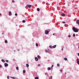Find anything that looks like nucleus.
<instances>
[{"label": "nucleus", "mask_w": 79, "mask_h": 79, "mask_svg": "<svg viewBox=\"0 0 79 79\" xmlns=\"http://www.w3.org/2000/svg\"><path fill=\"white\" fill-rule=\"evenodd\" d=\"M2 66L1 65H0V68H2Z\"/></svg>", "instance_id": "nucleus-35"}, {"label": "nucleus", "mask_w": 79, "mask_h": 79, "mask_svg": "<svg viewBox=\"0 0 79 79\" xmlns=\"http://www.w3.org/2000/svg\"><path fill=\"white\" fill-rule=\"evenodd\" d=\"M35 79H39V77H36L35 78Z\"/></svg>", "instance_id": "nucleus-14"}, {"label": "nucleus", "mask_w": 79, "mask_h": 79, "mask_svg": "<svg viewBox=\"0 0 79 79\" xmlns=\"http://www.w3.org/2000/svg\"><path fill=\"white\" fill-rule=\"evenodd\" d=\"M18 51H19V49H18Z\"/></svg>", "instance_id": "nucleus-45"}, {"label": "nucleus", "mask_w": 79, "mask_h": 79, "mask_svg": "<svg viewBox=\"0 0 79 79\" xmlns=\"http://www.w3.org/2000/svg\"><path fill=\"white\" fill-rule=\"evenodd\" d=\"M6 61L7 62V63H8L9 61L8 60H6Z\"/></svg>", "instance_id": "nucleus-26"}, {"label": "nucleus", "mask_w": 79, "mask_h": 79, "mask_svg": "<svg viewBox=\"0 0 79 79\" xmlns=\"http://www.w3.org/2000/svg\"><path fill=\"white\" fill-rule=\"evenodd\" d=\"M65 74H66V72L65 73Z\"/></svg>", "instance_id": "nucleus-47"}, {"label": "nucleus", "mask_w": 79, "mask_h": 79, "mask_svg": "<svg viewBox=\"0 0 79 79\" xmlns=\"http://www.w3.org/2000/svg\"><path fill=\"white\" fill-rule=\"evenodd\" d=\"M7 79H9L10 78V77L9 76H8L7 77Z\"/></svg>", "instance_id": "nucleus-30"}, {"label": "nucleus", "mask_w": 79, "mask_h": 79, "mask_svg": "<svg viewBox=\"0 0 79 79\" xmlns=\"http://www.w3.org/2000/svg\"><path fill=\"white\" fill-rule=\"evenodd\" d=\"M62 23H63V24H64V23H65V22L63 21L62 22Z\"/></svg>", "instance_id": "nucleus-34"}, {"label": "nucleus", "mask_w": 79, "mask_h": 79, "mask_svg": "<svg viewBox=\"0 0 79 79\" xmlns=\"http://www.w3.org/2000/svg\"><path fill=\"white\" fill-rule=\"evenodd\" d=\"M75 36H76V35H75V34H73V37H75Z\"/></svg>", "instance_id": "nucleus-25"}, {"label": "nucleus", "mask_w": 79, "mask_h": 79, "mask_svg": "<svg viewBox=\"0 0 79 79\" xmlns=\"http://www.w3.org/2000/svg\"><path fill=\"white\" fill-rule=\"evenodd\" d=\"M49 47L50 48H52V46H49Z\"/></svg>", "instance_id": "nucleus-32"}, {"label": "nucleus", "mask_w": 79, "mask_h": 79, "mask_svg": "<svg viewBox=\"0 0 79 79\" xmlns=\"http://www.w3.org/2000/svg\"><path fill=\"white\" fill-rule=\"evenodd\" d=\"M61 50H63V48H62V49H61Z\"/></svg>", "instance_id": "nucleus-42"}, {"label": "nucleus", "mask_w": 79, "mask_h": 79, "mask_svg": "<svg viewBox=\"0 0 79 79\" xmlns=\"http://www.w3.org/2000/svg\"><path fill=\"white\" fill-rule=\"evenodd\" d=\"M51 69H50V67H48V71H50V70Z\"/></svg>", "instance_id": "nucleus-15"}, {"label": "nucleus", "mask_w": 79, "mask_h": 79, "mask_svg": "<svg viewBox=\"0 0 79 79\" xmlns=\"http://www.w3.org/2000/svg\"><path fill=\"white\" fill-rule=\"evenodd\" d=\"M9 16H11V12L10 11L9 12Z\"/></svg>", "instance_id": "nucleus-7"}, {"label": "nucleus", "mask_w": 79, "mask_h": 79, "mask_svg": "<svg viewBox=\"0 0 79 79\" xmlns=\"http://www.w3.org/2000/svg\"><path fill=\"white\" fill-rule=\"evenodd\" d=\"M26 67H27V68H28L29 67V64H26Z\"/></svg>", "instance_id": "nucleus-11"}, {"label": "nucleus", "mask_w": 79, "mask_h": 79, "mask_svg": "<svg viewBox=\"0 0 79 79\" xmlns=\"http://www.w3.org/2000/svg\"><path fill=\"white\" fill-rule=\"evenodd\" d=\"M37 11H40V9H39V8H37Z\"/></svg>", "instance_id": "nucleus-12"}, {"label": "nucleus", "mask_w": 79, "mask_h": 79, "mask_svg": "<svg viewBox=\"0 0 79 79\" xmlns=\"http://www.w3.org/2000/svg\"><path fill=\"white\" fill-rule=\"evenodd\" d=\"M1 61H2L3 62V63H5V61L3 59H2L1 60Z\"/></svg>", "instance_id": "nucleus-10"}, {"label": "nucleus", "mask_w": 79, "mask_h": 79, "mask_svg": "<svg viewBox=\"0 0 79 79\" xmlns=\"http://www.w3.org/2000/svg\"><path fill=\"white\" fill-rule=\"evenodd\" d=\"M77 55H78V56H79V53H78L77 54Z\"/></svg>", "instance_id": "nucleus-41"}, {"label": "nucleus", "mask_w": 79, "mask_h": 79, "mask_svg": "<svg viewBox=\"0 0 79 79\" xmlns=\"http://www.w3.org/2000/svg\"><path fill=\"white\" fill-rule=\"evenodd\" d=\"M53 35H55V33H53Z\"/></svg>", "instance_id": "nucleus-43"}, {"label": "nucleus", "mask_w": 79, "mask_h": 79, "mask_svg": "<svg viewBox=\"0 0 79 79\" xmlns=\"http://www.w3.org/2000/svg\"><path fill=\"white\" fill-rule=\"evenodd\" d=\"M29 5L27 4V6L29 8Z\"/></svg>", "instance_id": "nucleus-28"}, {"label": "nucleus", "mask_w": 79, "mask_h": 79, "mask_svg": "<svg viewBox=\"0 0 79 79\" xmlns=\"http://www.w3.org/2000/svg\"><path fill=\"white\" fill-rule=\"evenodd\" d=\"M14 52H16V50H14Z\"/></svg>", "instance_id": "nucleus-46"}, {"label": "nucleus", "mask_w": 79, "mask_h": 79, "mask_svg": "<svg viewBox=\"0 0 79 79\" xmlns=\"http://www.w3.org/2000/svg\"><path fill=\"white\" fill-rule=\"evenodd\" d=\"M22 22L23 23H25L26 21H25V20H23Z\"/></svg>", "instance_id": "nucleus-18"}, {"label": "nucleus", "mask_w": 79, "mask_h": 79, "mask_svg": "<svg viewBox=\"0 0 79 79\" xmlns=\"http://www.w3.org/2000/svg\"><path fill=\"white\" fill-rule=\"evenodd\" d=\"M35 60L36 61H38V58L37 57H35Z\"/></svg>", "instance_id": "nucleus-6"}, {"label": "nucleus", "mask_w": 79, "mask_h": 79, "mask_svg": "<svg viewBox=\"0 0 79 79\" xmlns=\"http://www.w3.org/2000/svg\"><path fill=\"white\" fill-rule=\"evenodd\" d=\"M15 16H17V15H18V14H17V13H15Z\"/></svg>", "instance_id": "nucleus-31"}, {"label": "nucleus", "mask_w": 79, "mask_h": 79, "mask_svg": "<svg viewBox=\"0 0 79 79\" xmlns=\"http://www.w3.org/2000/svg\"><path fill=\"white\" fill-rule=\"evenodd\" d=\"M5 43H6V44L7 42H8V41H7V40H5Z\"/></svg>", "instance_id": "nucleus-19"}, {"label": "nucleus", "mask_w": 79, "mask_h": 79, "mask_svg": "<svg viewBox=\"0 0 79 79\" xmlns=\"http://www.w3.org/2000/svg\"><path fill=\"white\" fill-rule=\"evenodd\" d=\"M36 47H38V44L37 43L36 44Z\"/></svg>", "instance_id": "nucleus-21"}, {"label": "nucleus", "mask_w": 79, "mask_h": 79, "mask_svg": "<svg viewBox=\"0 0 79 79\" xmlns=\"http://www.w3.org/2000/svg\"><path fill=\"white\" fill-rule=\"evenodd\" d=\"M76 23L79 25V20H77L76 21Z\"/></svg>", "instance_id": "nucleus-4"}, {"label": "nucleus", "mask_w": 79, "mask_h": 79, "mask_svg": "<svg viewBox=\"0 0 79 79\" xmlns=\"http://www.w3.org/2000/svg\"><path fill=\"white\" fill-rule=\"evenodd\" d=\"M37 57H38V58H39V59L40 58V56L38 55L37 56Z\"/></svg>", "instance_id": "nucleus-24"}, {"label": "nucleus", "mask_w": 79, "mask_h": 79, "mask_svg": "<svg viewBox=\"0 0 79 79\" xmlns=\"http://www.w3.org/2000/svg\"><path fill=\"white\" fill-rule=\"evenodd\" d=\"M45 52H46V53H47V52H48V51H47V50H46Z\"/></svg>", "instance_id": "nucleus-33"}, {"label": "nucleus", "mask_w": 79, "mask_h": 79, "mask_svg": "<svg viewBox=\"0 0 79 79\" xmlns=\"http://www.w3.org/2000/svg\"><path fill=\"white\" fill-rule=\"evenodd\" d=\"M64 60H65V61H67V60H68V59H67V58H64Z\"/></svg>", "instance_id": "nucleus-13"}, {"label": "nucleus", "mask_w": 79, "mask_h": 79, "mask_svg": "<svg viewBox=\"0 0 79 79\" xmlns=\"http://www.w3.org/2000/svg\"><path fill=\"white\" fill-rule=\"evenodd\" d=\"M60 72H62V70H61L60 71Z\"/></svg>", "instance_id": "nucleus-39"}, {"label": "nucleus", "mask_w": 79, "mask_h": 79, "mask_svg": "<svg viewBox=\"0 0 79 79\" xmlns=\"http://www.w3.org/2000/svg\"><path fill=\"white\" fill-rule=\"evenodd\" d=\"M77 63L79 65V59H77Z\"/></svg>", "instance_id": "nucleus-5"}, {"label": "nucleus", "mask_w": 79, "mask_h": 79, "mask_svg": "<svg viewBox=\"0 0 79 79\" xmlns=\"http://www.w3.org/2000/svg\"><path fill=\"white\" fill-rule=\"evenodd\" d=\"M16 69L17 70H18V69H19V67H16Z\"/></svg>", "instance_id": "nucleus-16"}, {"label": "nucleus", "mask_w": 79, "mask_h": 79, "mask_svg": "<svg viewBox=\"0 0 79 79\" xmlns=\"http://www.w3.org/2000/svg\"><path fill=\"white\" fill-rule=\"evenodd\" d=\"M73 30L75 32H77L78 31H79V30H78L76 29L75 28V27H73V28H72Z\"/></svg>", "instance_id": "nucleus-1"}, {"label": "nucleus", "mask_w": 79, "mask_h": 79, "mask_svg": "<svg viewBox=\"0 0 79 79\" xmlns=\"http://www.w3.org/2000/svg\"><path fill=\"white\" fill-rule=\"evenodd\" d=\"M53 65H52V68H53Z\"/></svg>", "instance_id": "nucleus-37"}, {"label": "nucleus", "mask_w": 79, "mask_h": 79, "mask_svg": "<svg viewBox=\"0 0 79 79\" xmlns=\"http://www.w3.org/2000/svg\"><path fill=\"white\" fill-rule=\"evenodd\" d=\"M56 47V45H55L52 46V48H55Z\"/></svg>", "instance_id": "nucleus-8"}, {"label": "nucleus", "mask_w": 79, "mask_h": 79, "mask_svg": "<svg viewBox=\"0 0 79 79\" xmlns=\"http://www.w3.org/2000/svg\"><path fill=\"white\" fill-rule=\"evenodd\" d=\"M57 66L58 67H60V64H57Z\"/></svg>", "instance_id": "nucleus-17"}, {"label": "nucleus", "mask_w": 79, "mask_h": 79, "mask_svg": "<svg viewBox=\"0 0 79 79\" xmlns=\"http://www.w3.org/2000/svg\"><path fill=\"white\" fill-rule=\"evenodd\" d=\"M61 16H65V14H61Z\"/></svg>", "instance_id": "nucleus-9"}, {"label": "nucleus", "mask_w": 79, "mask_h": 79, "mask_svg": "<svg viewBox=\"0 0 79 79\" xmlns=\"http://www.w3.org/2000/svg\"><path fill=\"white\" fill-rule=\"evenodd\" d=\"M78 48H79V46L78 47Z\"/></svg>", "instance_id": "nucleus-50"}, {"label": "nucleus", "mask_w": 79, "mask_h": 79, "mask_svg": "<svg viewBox=\"0 0 79 79\" xmlns=\"http://www.w3.org/2000/svg\"><path fill=\"white\" fill-rule=\"evenodd\" d=\"M16 26H17V25H16Z\"/></svg>", "instance_id": "nucleus-51"}, {"label": "nucleus", "mask_w": 79, "mask_h": 79, "mask_svg": "<svg viewBox=\"0 0 79 79\" xmlns=\"http://www.w3.org/2000/svg\"><path fill=\"white\" fill-rule=\"evenodd\" d=\"M11 77V78H12V79H15V77Z\"/></svg>", "instance_id": "nucleus-22"}, {"label": "nucleus", "mask_w": 79, "mask_h": 79, "mask_svg": "<svg viewBox=\"0 0 79 79\" xmlns=\"http://www.w3.org/2000/svg\"><path fill=\"white\" fill-rule=\"evenodd\" d=\"M69 37H71V35H69Z\"/></svg>", "instance_id": "nucleus-36"}, {"label": "nucleus", "mask_w": 79, "mask_h": 79, "mask_svg": "<svg viewBox=\"0 0 79 79\" xmlns=\"http://www.w3.org/2000/svg\"><path fill=\"white\" fill-rule=\"evenodd\" d=\"M23 73H26V71H25V70H23Z\"/></svg>", "instance_id": "nucleus-23"}, {"label": "nucleus", "mask_w": 79, "mask_h": 79, "mask_svg": "<svg viewBox=\"0 0 79 79\" xmlns=\"http://www.w3.org/2000/svg\"><path fill=\"white\" fill-rule=\"evenodd\" d=\"M68 6H69V5H68Z\"/></svg>", "instance_id": "nucleus-49"}, {"label": "nucleus", "mask_w": 79, "mask_h": 79, "mask_svg": "<svg viewBox=\"0 0 79 79\" xmlns=\"http://www.w3.org/2000/svg\"><path fill=\"white\" fill-rule=\"evenodd\" d=\"M4 66L5 67H6V66H8V64L6 63L4 64Z\"/></svg>", "instance_id": "nucleus-3"}, {"label": "nucleus", "mask_w": 79, "mask_h": 79, "mask_svg": "<svg viewBox=\"0 0 79 79\" xmlns=\"http://www.w3.org/2000/svg\"><path fill=\"white\" fill-rule=\"evenodd\" d=\"M2 35L4 34V33H3V32L2 33Z\"/></svg>", "instance_id": "nucleus-40"}, {"label": "nucleus", "mask_w": 79, "mask_h": 79, "mask_svg": "<svg viewBox=\"0 0 79 79\" xmlns=\"http://www.w3.org/2000/svg\"><path fill=\"white\" fill-rule=\"evenodd\" d=\"M49 79H52V76H51L49 77Z\"/></svg>", "instance_id": "nucleus-20"}, {"label": "nucleus", "mask_w": 79, "mask_h": 79, "mask_svg": "<svg viewBox=\"0 0 79 79\" xmlns=\"http://www.w3.org/2000/svg\"><path fill=\"white\" fill-rule=\"evenodd\" d=\"M40 64H38V66H40Z\"/></svg>", "instance_id": "nucleus-38"}, {"label": "nucleus", "mask_w": 79, "mask_h": 79, "mask_svg": "<svg viewBox=\"0 0 79 79\" xmlns=\"http://www.w3.org/2000/svg\"><path fill=\"white\" fill-rule=\"evenodd\" d=\"M50 32V30H49V31H48L47 30H46L45 31V34H48V32Z\"/></svg>", "instance_id": "nucleus-2"}, {"label": "nucleus", "mask_w": 79, "mask_h": 79, "mask_svg": "<svg viewBox=\"0 0 79 79\" xmlns=\"http://www.w3.org/2000/svg\"><path fill=\"white\" fill-rule=\"evenodd\" d=\"M12 2H13V3H15V1H14V0H12Z\"/></svg>", "instance_id": "nucleus-29"}, {"label": "nucleus", "mask_w": 79, "mask_h": 79, "mask_svg": "<svg viewBox=\"0 0 79 79\" xmlns=\"http://www.w3.org/2000/svg\"><path fill=\"white\" fill-rule=\"evenodd\" d=\"M31 5H30L29 6V7L28 8H31Z\"/></svg>", "instance_id": "nucleus-27"}, {"label": "nucleus", "mask_w": 79, "mask_h": 79, "mask_svg": "<svg viewBox=\"0 0 79 79\" xmlns=\"http://www.w3.org/2000/svg\"><path fill=\"white\" fill-rule=\"evenodd\" d=\"M0 16H1V14H0Z\"/></svg>", "instance_id": "nucleus-48"}, {"label": "nucleus", "mask_w": 79, "mask_h": 79, "mask_svg": "<svg viewBox=\"0 0 79 79\" xmlns=\"http://www.w3.org/2000/svg\"><path fill=\"white\" fill-rule=\"evenodd\" d=\"M45 75H47V73H45Z\"/></svg>", "instance_id": "nucleus-44"}]
</instances>
